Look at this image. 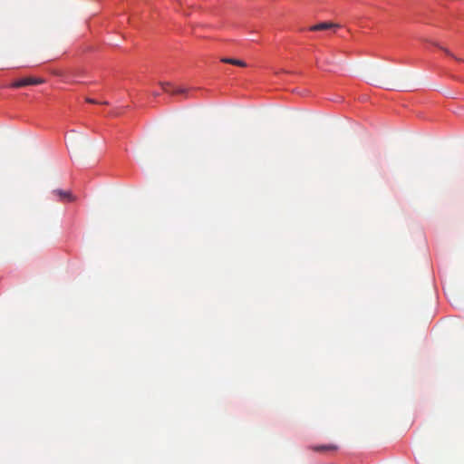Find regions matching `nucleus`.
<instances>
[{"label":"nucleus","mask_w":464,"mask_h":464,"mask_svg":"<svg viewBox=\"0 0 464 464\" xmlns=\"http://www.w3.org/2000/svg\"><path fill=\"white\" fill-rule=\"evenodd\" d=\"M44 82V81L41 78H34V77H25L19 79L15 82H14L10 87L11 88H21L25 87L28 85H37Z\"/></svg>","instance_id":"obj_1"},{"label":"nucleus","mask_w":464,"mask_h":464,"mask_svg":"<svg viewBox=\"0 0 464 464\" xmlns=\"http://www.w3.org/2000/svg\"><path fill=\"white\" fill-rule=\"evenodd\" d=\"M309 449L314 452H330L338 450L339 447L335 444H326V445H318V446H310Z\"/></svg>","instance_id":"obj_2"},{"label":"nucleus","mask_w":464,"mask_h":464,"mask_svg":"<svg viewBox=\"0 0 464 464\" xmlns=\"http://www.w3.org/2000/svg\"><path fill=\"white\" fill-rule=\"evenodd\" d=\"M53 194L56 196L61 201H73L75 198L68 190L54 189Z\"/></svg>","instance_id":"obj_3"},{"label":"nucleus","mask_w":464,"mask_h":464,"mask_svg":"<svg viewBox=\"0 0 464 464\" xmlns=\"http://www.w3.org/2000/svg\"><path fill=\"white\" fill-rule=\"evenodd\" d=\"M338 24H333V23H320L317 24H314L309 28L310 31H323L327 30L331 28H336L338 27Z\"/></svg>","instance_id":"obj_4"},{"label":"nucleus","mask_w":464,"mask_h":464,"mask_svg":"<svg viewBox=\"0 0 464 464\" xmlns=\"http://www.w3.org/2000/svg\"><path fill=\"white\" fill-rule=\"evenodd\" d=\"M221 62L225 63H229V64L240 66V67H246V63L244 61L238 60V59H234V58H222Z\"/></svg>","instance_id":"obj_5"},{"label":"nucleus","mask_w":464,"mask_h":464,"mask_svg":"<svg viewBox=\"0 0 464 464\" xmlns=\"http://www.w3.org/2000/svg\"><path fill=\"white\" fill-rule=\"evenodd\" d=\"M162 91L168 93H170V92L173 90V86L170 82H160Z\"/></svg>","instance_id":"obj_6"},{"label":"nucleus","mask_w":464,"mask_h":464,"mask_svg":"<svg viewBox=\"0 0 464 464\" xmlns=\"http://www.w3.org/2000/svg\"><path fill=\"white\" fill-rule=\"evenodd\" d=\"M187 92V90L181 87H173V90L170 92V94H184Z\"/></svg>","instance_id":"obj_7"},{"label":"nucleus","mask_w":464,"mask_h":464,"mask_svg":"<svg viewBox=\"0 0 464 464\" xmlns=\"http://www.w3.org/2000/svg\"><path fill=\"white\" fill-rule=\"evenodd\" d=\"M86 102L89 103L98 104L99 102L93 99L87 98Z\"/></svg>","instance_id":"obj_8"},{"label":"nucleus","mask_w":464,"mask_h":464,"mask_svg":"<svg viewBox=\"0 0 464 464\" xmlns=\"http://www.w3.org/2000/svg\"><path fill=\"white\" fill-rule=\"evenodd\" d=\"M441 49L445 52V53H446V54H448V55H450V56L453 57V54H452V53H451L448 49H446V48H442V47H441Z\"/></svg>","instance_id":"obj_9"}]
</instances>
